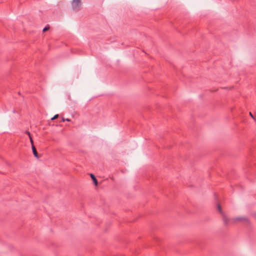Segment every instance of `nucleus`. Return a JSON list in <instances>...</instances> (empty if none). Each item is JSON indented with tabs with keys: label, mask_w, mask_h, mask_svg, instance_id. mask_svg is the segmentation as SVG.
I'll use <instances>...</instances> for the list:
<instances>
[{
	"label": "nucleus",
	"mask_w": 256,
	"mask_h": 256,
	"mask_svg": "<svg viewBox=\"0 0 256 256\" xmlns=\"http://www.w3.org/2000/svg\"><path fill=\"white\" fill-rule=\"evenodd\" d=\"M81 0H72V6L74 10H78L81 6Z\"/></svg>",
	"instance_id": "1"
},
{
	"label": "nucleus",
	"mask_w": 256,
	"mask_h": 256,
	"mask_svg": "<svg viewBox=\"0 0 256 256\" xmlns=\"http://www.w3.org/2000/svg\"><path fill=\"white\" fill-rule=\"evenodd\" d=\"M32 152L34 154V156L36 158H38V154L36 152V148H35V146H34V144H32Z\"/></svg>",
	"instance_id": "2"
},
{
	"label": "nucleus",
	"mask_w": 256,
	"mask_h": 256,
	"mask_svg": "<svg viewBox=\"0 0 256 256\" xmlns=\"http://www.w3.org/2000/svg\"><path fill=\"white\" fill-rule=\"evenodd\" d=\"M90 177L92 180L93 182L94 183L95 185L96 186L98 184V182L94 175L93 174H90Z\"/></svg>",
	"instance_id": "3"
},
{
	"label": "nucleus",
	"mask_w": 256,
	"mask_h": 256,
	"mask_svg": "<svg viewBox=\"0 0 256 256\" xmlns=\"http://www.w3.org/2000/svg\"><path fill=\"white\" fill-rule=\"evenodd\" d=\"M223 219H224V222H225V224H227L229 222V220L228 219L226 216L224 215V216H223Z\"/></svg>",
	"instance_id": "4"
},
{
	"label": "nucleus",
	"mask_w": 256,
	"mask_h": 256,
	"mask_svg": "<svg viewBox=\"0 0 256 256\" xmlns=\"http://www.w3.org/2000/svg\"><path fill=\"white\" fill-rule=\"evenodd\" d=\"M218 210L220 212V214H222V209H221V207H220V204L218 205Z\"/></svg>",
	"instance_id": "5"
},
{
	"label": "nucleus",
	"mask_w": 256,
	"mask_h": 256,
	"mask_svg": "<svg viewBox=\"0 0 256 256\" xmlns=\"http://www.w3.org/2000/svg\"><path fill=\"white\" fill-rule=\"evenodd\" d=\"M58 114H56L51 118V120H54L56 119V118H58Z\"/></svg>",
	"instance_id": "6"
},
{
	"label": "nucleus",
	"mask_w": 256,
	"mask_h": 256,
	"mask_svg": "<svg viewBox=\"0 0 256 256\" xmlns=\"http://www.w3.org/2000/svg\"><path fill=\"white\" fill-rule=\"evenodd\" d=\"M62 122H64V121H67V122H70V120L69 119V118H62Z\"/></svg>",
	"instance_id": "7"
},
{
	"label": "nucleus",
	"mask_w": 256,
	"mask_h": 256,
	"mask_svg": "<svg viewBox=\"0 0 256 256\" xmlns=\"http://www.w3.org/2000/svg\"><path fill=\"white\" fill-rule=\"evenodd\" d=\"M242 220V218H236L234 220H236V221H238V220Z\"/></svg>",
	"instance_id": "8"
},
{
	"label": "nucleus",
	"mask_w": 256,
	"mask_h": 256,
	"mask_svg": "<svg viewBox=\"0 0 256 256\" xmlns=\"http://www.w3.org/2000/svg\"><path fill=\"white\" fill-rule=\"evenodd\" d=\"M50 28L48 26H46L44 29H43V32H45L47 30H48V29Z\"/></svg>",
	"instance_id": "9"
},
{
	"label": "nucleus",
	"mask_w": 256,
	"mask_h": 256,
	"mask_svg": "<svg viewBox=\"0 0 256 256\" xmlns=\"http://www.w3.org/2000/svg\"><path fill=\"white\" fill-rule=\"evenodd\" d=\"M30 143H31L32 146V144H33V140H32V136L30 137Z\"/></svg>",
	"instance_id": "10"
},
{
	"label": "nucleus",
	"mask_w": 256,
	"mask_h": 256,
	"mask_svg": "<svg viewBox=\"0 0 256 256\" xmlns=\"http://www.w3.org/2000/svg\"><path fill=\"white\" fill-rule=\"evenodd\" d=\"M26 134H28V136L29 138H30V136H30V132H26Z\"/></svg>",
	"instance_id": "11"
},
{
	"label": "nucleus",
	"mask_w": 256,
	"mask_h": 256,
	"mask_svg": "<svg viewBox=\"0 0 256 256\" xmlns=\"http://www.w3.org/2000/svg\"><path fill=\"white\" fill-rule=\"evenodd\" d=\"M250 115L252 118H254V116H252V114L250 112Z\"/></svg>",
	"instance_id": "12"
}]
</instances>
